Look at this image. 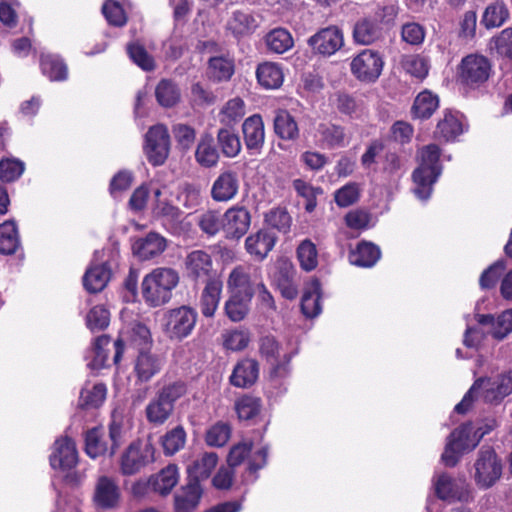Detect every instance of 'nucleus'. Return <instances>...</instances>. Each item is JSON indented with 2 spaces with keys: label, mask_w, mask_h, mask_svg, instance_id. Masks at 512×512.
<instances>
[{
  "label": "nucleus",
  "mask_w": 512,
  "mask_h": 512,
  "mask_svg": "<svg viewBox=\"0 0 512 512\" xmlns=\"http://www.w3.org/2000/svg\"><path fill=\"white\" fill-rule=\"evenodd\" d=\"M512 393V371H506L495 377L478 378L468 392L464 395L462 401L455 406L457 413H465L478 394L481 395L486 403L500 404L507 396Z\"/></svg>",
  "instance_id": "1"
},
{
  "label": "nucleus",
  "mask_w": 512,
  "mask_h": 512,
  "mask_svg": "<svg viewBox=\"0 0 512 512\" xmlns=\"http://www.w3.org/2000/svg\"><path fill=\"white\" fill-rule=\"evenodd\" d=\"M439 158L440 149L435 144H429L419 151V165L413 171L412 180L414 183L413 192L420 200L430 198L433 185L441 175L442 168L439 164Z\"/></svg>",
  "instance_id": "2"
},
{
  "label": "nucleus",
  "mask_w": 512,
  "mask_h": 512,
  "mask_svg": "<svg viewBox=\"0 0 512 512\" xmlns=\"http://www.w3.org/2000/svg\"><path fill=\"white\" fill-rule=\"evenodd\" d=\"M179 282L178 273L171 268H157L146 275L142 281V295L152 307L166 304L172 297V291Z\"/></svg>",
  "instance_id": "3"
},
{
  "label": "nucleus",
  "mask_w": 512,
  "mask_h": 512,
  "mask_svg": "<svg viewBox=\"0 0 512 512\" xmlns=\"http://www.w3.org/2000/svg\"><path fill=\"white\" fill-rule=\"evenodd\" d=\"M197 318L196 310L189 306L170 309L163 314L162 329L171 340H182L192 333Z\"/></svg>",
  "instance_id": "4"
},
{
  "label": "nucleus",
  "mask_w": 512,
  "mask_h": 512,
  "mask_svg": "<svg viewBox=\"0 0 512 512\" xmlns=\"http://www.w3.org/2000/svg\"><path fill=\"white\" fill-rule=\"evenodd\" d=\"M78 463V451L74 441L65 436L58 438L53 445L50 455V465L55 470L67 472L66 480L71 484H78L82 477L77 473H69Z\"/></svg>",
  "instance_id": "5"
},
{
  "label": "nucleus",
  "mask_w": 512,
  "mask_h": 512,
  "mask_svg": "<svg viewBox=\"0 0 512 512\" xmlns=\"http://www.w3.org/2000/svg\"><path fill=\"white\" fill-rule=\"evenodd\" d=\"M91 501L96 510L118 509L122 501V491L118 481L111 476H99L93 487Z\"/></svg>",
  "instance_id": "6"
},
{
  "label": "nucleus",
  "mask_w": 512,
  "mask_h": 512,
  "mask_svg": "<svg viewBox=\"0 0 512 512\" xmlns=\"http://www.w3.org/2000/svg\"><path fill=\"white\" fill-rule=\"evenodd\" d=\"M268 450L266 447H262L252 453V442L243 441L235 444L230 449L228 454L227 462L230 467H237L248 459L247 471L249 473V479L246 481H255L256 477L253 476L259 469L263 468L267 463Z\"/></svg>",
  "instance_id": "7"
},
{
  "label": "nucleus",
  "mask_w": 512,
  "mask_h": 512,
  "mask_svg": "<svg viewBox=\"0 0 512 512\" xmlns=\"http://www.w3.org/2000/svg\"><path fill=\"white\" fill-rule=\"evenodd\" d=\"M474 479L483 489L490 488L502 474V465L495 451L491 447H482L474 464Z\"/></svg>",
  "instance_id": "8"
},
{
  "label": "nucleus",
  "mask_w": 512,
  "mask_h": 512,
  "mask_svg": "<svg viewBox=\"0 0 512 512\" xmlns=\"http://www.w3.org/2000/svg\"><path fill=\"white\" fill-rule=\"evenodd\" d=\"M260 355L271 365V375L285 377L290 372L291 352L283 350L274 336L266 335L259 340Z\"/></svg>",
  "instance_id": "9"
},
{
  "label": "nucleus",
  "mask_w": 512,
  "mask_h": 512,
  "mask_svg": "<svg viewBox=\"0 0 512 512\" xmlns=\"http://www.w3.org/2000/svg\"><path fill=\"white\" fill-rule=\"evenodd\" d=\"M153 461V446L146 441H134L121 455L120 471L123 475H134Z\"/></svg>",
  "instance_id": "10"
},
{
  "label": "nucleus",
  "mask_w": 512,
  "mask_h": 512,
  "mask_svg": "<svg viewBox=\"0 0 512 512\" xmlns=\"http://www.w3.org/2000/svg\"><path fill=\"white\" fill-rule=\"evenodd\" d=\"M491 71L489 60L478 54H470L464 57L459 66V80L461 83L477 87L486 82Z\"/></svg>",
  "instance_id": "11"
},
{
  "label": "nucleus",
  "mask_w": 512,
  "mask_h": 512,
  "mask_svg": "<svg viewBox=\"0 0 512 512\" xmlns=\"http://www.w3.org/2000/svg\"><path fill=\"white\" fill-rule=\"evenodd\" d=\"M384 61L379 52L364 49L350 64L353 75L363 82H375L382 73Z\"/></svg>",
  "instance_id": "12"
},
{
  "label": "nucleus",
  "mask_w": 512,
  "mask_h": 512,
  "mask_svg": "<svg viewBox=\"0 0 512 512\" xmlns=\"http://www.w3.org/2000/svg\"><path fill=\"white\" fill-rule=\"evenodd\" d=\"M473 430V425L466 423L451 433L441 457L446 466H455L462 452L469 451L476 446L474 439H470V433Z\"/></svg>",
  "instance_id": "13"
},
{
  "label": "nucleus",
  "mask_w": 512,
  "mask_h": 512,
  "mask_svg": "<svg viewBox=\"0 0 512 512\" xmlns=\"http://www.w3.org/2000/svg\"><path fill=\"white\" fill-rule=\"evenodd\" d=\"M145 142L144 150L148 161L153 166L162 165L166 161L170 149L167 128L163 125L151 127L146 133Z\"/></svg>",
  "instance_id": "14"
},
{
  "label": "nucleus",
  "mask_w": 512,
  "mask_h": 512,
  "mask_svg": "<svg viewBox=\"0 0 512 512\" xmlns=\"http://www.w3.org/2000/svg\"><path fill=\"white\" fill-rule=\"evenodd\" d=\"M186 276L195 282H207L218 279L213 276V261L211 255L204 250H193L184 259Z\"/></svg>",
  "instance_id": "15"
},
{
  "label": "nucleus",
  "mask_w": 512,
  "mask_h": 512,
  "mask_svg": "<svg viewBox=\"0 0 512 512\" xmlns=\"http://www.w3.org/2000/svg\"><path fill=\"white\" fill-rule=\"evenodd\" d=\"M309 46L324 56H331L344 45L343 31L337 26L322 28L308 39Z\"/></svg>",
  "instance_id": "16"
},
{
  "label": "nucleus",
  "mask_w": 512,
  "mask_h": 512,
  "mask_svg": "<svg viewBox=\"0 0 512 512\" xmlns=\"http://www.w3.org/2000/svg\"><path fill=\"white\" fill-rule=\"evenodd\" d=\"M251 266L238 265L232 269L227 280L229 294L253 298L257 284L256 276L252 274Z\"/></svg>",
  "instance_id": "17"
},
{
  "label": "nucleus",
  "mask_w": 512,
  "mask_h": 512,
  "mask_svg": "<svg viewBox=\"0 0 512 512\" xmlns=\"http://www.w3.org/2000/svg\"><path fill=\"white\" fill-rule=\"evenodd\" d=\"M251 215L240 206H233L223 214V232L227 239H240L250 227Z\"/></svg>",
  "instance_id": "18"
},
{
  "label": "nucleus",
  "mask_w": 512,
  "mask_h": 512,
  "mask_svg": "<svg viewBox=\"0 0 512 512\" xmlns=\"http://www.w3.org/2000/svg\"><path fill=\"white\" fill-rule=\"evenodd\" d=\"M239 187L238 173L233 170H224L212 184L211 197L217 202H228L236 197Z\"/></svg>",
  "instance_id": "19"
},
{
  "label": "nucleus",
  "mask_w": 512,
  "mask_h": 512,
  "mask_svg": "<svg viewBox=\"0 0 512 512\" xmlns=\"http://www.w3.org/2000/svg\"><path fill=\"white\" fill-rule=\"evenodd\" d=\"M276 240L274 233L260 229L245 239V250L255 261L261 262L272 251Z\"/></svg>",
  "instance_id": "20"
},
{
  "label": "nucleus",
  "mask_w": 512,
  "mask_h": 512,
  "mask_svg": "<svg viewBox=\"0 0 512 512\" xmlns=\"http://www.w3.org/2000/svg\"><path fill=\"white\" fill-rule=\"evenodd\" d=\"M163 356L150 351H140L135 359L134 372L140 382H148L163 368Z\"/></svg>",
  "instance_id": "21"
},
{
  "label": "nucleus",
  "mask_w": 512,
  "mask_h": 512,
  "mask_svg": "<svg viewBox=\"0 0 512 512\" xmlns=\"http://www.w3.org/2000/svg\"><path fill=\"white\" fill-rule=\"evenodd\" d=\"M317 137L320 147L323 149H337L346 147L350 142V136L345 128L332 123H322L317 128Z\"/></svg>",
  "instance_id": "22"
},
{
  "label": "nucleus",
  "mask_w": 512,
  "mask_h": 512,
  "mask_svg": "<svg viewBox=\"0 0 512 512\" xmlns=\"http://www.w3.org/2000/svg\"><path fill=\"white\" fill-rule=\"evenodd\" d=\"M259 376V364L256 360L245 358L239 361L230 376V383L239 388L252 386Z\"/></svg>",
  "instance_id": "23"
},
{
  "label": "nucleus",
  "mask_w": 512,
  "mask_h": 512,
  "mask_svg": "<svg viewBox=\"0 0 512 512\" xmlns=\"http://www.w3.org/2000/svg\"><path fill=\"white\" fill-rule=\"evenodd\" d=\"M352 37L356 44L371 45L382 37V29L377 20L364 17L354 24Z\"/></svg>",
  "instance_id": "24"
},
{
  "label": "nucleus",
  "mask_w": 512,
  "mask_h": 512,
  "mask_svg": "<svg viewBox=\"0 0 512 512\" xmlns=\"http://www.w3.org/2000/svg\"><path fill=\"white\" fill-rule=\"evenodd\" d=\"M223 283L218 279H210L206 282L200 296V310L203 316L211 318L214 316L222 293Z\"/></svg>",
  "instance_id": "25"
},
{
  "label": "nucleus",
  "mask_w": 512,
  "mask_h": 512,
  "mask_svg": "<svg viewBox=\"0 0 512 512\" xmlns=\"http://www.w3.org/2000/svg\"><path fill=\"white\" fill-rule=\"evenodd\" d=\"M201 495V485L188 480L174 496L175 512H192L199 504Z\"/></svg>",
  "instance_id": "26"
},
{
  "label": "nucleus",
  "mask_w": 512,
  "mask_h": 512,
  "mask_svg": "<svg viewBox=\"0 0 512 512\" xmlns=\"http://www.w3.org/2000/svg\"><path fill=\"white\" fill-rule=\"evenodd\" d=\"M218 463V456L214 452H205L187 466L188 480L199 483L210 477Z\"/></svg>",
  "instance_id": "27"
},
{
  "label": "nucleus",
  "mask_w": 512,
  "mask_h": 512,
  "mask_svg": "<svg viewBox=\"0 0 512 512\" xmlns=\"http://www.w3.org/2000/svg\"><path fill=\"white\" fill-rule=\"evenodd\" d=\"M477 321L481 325L491 326V335L502 340L512 332V308L503 311L496 318L490 314L477 315Z\"/></svg>",
  "instance_id": "28"
},
{
  "label": "nucleus",
  "mask_w": 512,
  "mask_h": 512,
  "mask_svg": "<svg viewBox=\"0 0 512 512\" xmlns=\"http://www.w3.org/2000/svg\"><path fill=\"white\" fill-rule=\"evenodd\" d=\"M435 492L438 498L447 501H461L466 497L464 482L456 481L447 474L438 476L435 482Z\"/></svg>",
  "instance_id": "29"
},
{
  "label": "nucleus",
  "mask_w": 512,
  "mask_h": 512,
  "mask_svg": "<svg viewBox=\"0 0 512 512\" xmlns=\"http://www.w3.org/2000/svg\"><path fill=\"white\" fill-rule=\"evenodd\" d=\"M166 248V240L157 233H149L133 245L134 253L141 260H149L160 255Z\"/></svg>",
  "instance_id": "30"
},
{
  "label": "nucleus",
  "mask_w": 512,
  "mask_h": 512,
  "mask_svg": "<svg viewBox=\"0 0 512 512\" xmlns=\"http://www.w3.org/2000/svg\"><path fill=\"white\" fill-rule=\"evenodd\" d=\"M242 131L246 147L249 150H259L263 146L265 133L260 115H252L247 118L242 125Z\"/></svg>",
  "instance_id": "31"
},
{
  "label": "nucleus",
  "mask_w": 512,
  "mask_h": 512,
  "mask_svg": "<svg viewBox=\"0 0 512 512\" xmlns=\"http://www.w3.org/2000/svg\"><path fill=\"white\" fill-rule=\"evenodd\" d=\"M219 152L210 134L200 137L195 150V160L203 168H213L219 162Z\"/></svg>",
  "instance_id": "32"
},
{
  "label": "nucleus",
  "mask_w": 512,
  "mask_h": 512,
  "mask_svg": "<svg viewBox=\"0 0 512 512\" xmlns=\"http://www.w3.org/2000/svg\"><path fill=\"white\" fill-rule=\"evenodd\" d=\"M256 77L258 83L265 89H277L284 81L281 66L273 62H264L257 66Z\"/></svg>",
  "instance_id": "33"
},
{
  "label": "nucleus",
  "mask_w": 512,
  "mask_h": 512,
  "mask_svg": "<svg viewBox=\"0 0 512 512\" xmlns=\"http://www.w3.org/2000/svg\"><path fill=\"white\" fill-rule=\"evenodd\" d=\"M321 285L317 279L310 281L301 299V309L306 317L313 318L321 312Z\"/></svg>",
  "instance_id": "34"
},
{
  "label": "nucleus",
  "mask_w": 512,
  "mask_h": 512,
  "mask_svg": "<svg viewBox=\"0 0 512 512\" xmlns=\"http://www.w3.org/2000/svg\"><path fill=\"white\" fill-rule=\"evenodd\" d=\"M111 277V271L106 263L93 265L85 273L83 284L87 291L97 293L102 291Z\"/></svg>",
  "instance_id": "35"
},
{
  "label": "nucleus",
  "mask_w": 512,
  "mask_h": 512,
  "mask_svg": "<svg viewBox=\"0 0 512 512\" xmlns=\"http://www.w3.org/2000/svg\"><path fill=\"white\" fill-rule=\"evenodd\" d=\"M381 252L378 246L371 242H361L357 248L350 253L351 264L359 267H372L380 259Z\"/></svg>",
  "instance_id": "36"
},
{
  "label": "nucleus",
  "mask_w": 512,
  "mask_h": 512,
  "mask_svg": "<svg viewBox=\"0 0 512 512\" xmlns=\"http://www.w3.org/2000/svg\"><path fill=\"white\" fill-rule=\"evenodd\" d=\"M21 247L18 228L13 220L0 224V253L12 255Z\"/></svg>",
  "instance_id": "37"
},
{
  "label": "nucleus",
  "mask_w": 512,
  "mask_h": 512,
  "mask_svg": "<svg viewBox=\"0 0 512 512\" xmlns=\"http://www.w3.org/2000/svg\"><path fill=\"white\" fill-rule=\"evenodd\" d=\"M463 132V124L458 113L447 111L443 118L438 122L435 136L443 138L445 141L454 140Z\"/></svg>",
  "instance_id": "38"
},
{
  "label": "nucleus",
  "mask_w": 512,
  "mask_h": 512,
  "mask_svg": "<svg viewBox=\"0 0 512 512\" xmlns=\"http://www.w3.org/2000/svg\"><path fill=\"white\" fill-rule=\"evenodd\" d=\"M234 60L228 56L211 57L207 74L215 82L228 81L234 74Z\"/></svg>",
  "instance_id": "39"
},
{
  "label": "nucleus",
  "mask_w": 512,
  "mask_h": 512,
  "mask_svg": "<svg viewBox=\"0 0 512 512\" xmlns=\"http://www.w3.org/2000/svg\"><path fill=\"white\" fill-rule=\"evenodd\" d=\"M107 388L103 383H86L80 392L79 406L81 408H98L106 399Z\"/></svg>",
  "instance_id": "40"
},
{
  "label": "nucleus",
  "mask_w": 512,
  "mask_h": 512,
  "mask_svg": "<svg viewBox=\"0 0 512 512\" xmlns=\"http://www.w3.org/2000/svg\"><path fill=\"white\" fill-rule=\"evenodd\" d=\"M155 97L160 106L171 108L179 103L181 92L175 82L169 79H162L156 86Z\"/></svg>",
  "instance_id": "41"
},
{
  "label": "nucleus",
  "mask_w": 512,
  "mask_h": 512,
  "mask_svg": "<svg viewBox=\"0 0 512 512\" xmlns=\"http://www.w3.org/2000/svg\"><path fill=\"white\" fill-rule=\"evenodd\" d=\"M439 107V98L430 91H423L417 95L412 106V113L418 119H427Z\"/></svg>",
  "instance_id": "42"
},
{
  "label": "nucleus",
  "mask_w": 512,
  "mask_h": 512,
  "mask_svg": "<svg viewBox=\"0 0 512 512\" xmlns=\"http://www.w3.org/2000/svg\"><path fill=\"white\" fill-rule=\"evenodd\" d=\"M275 133L284 140H296L299 128L294 117L287 111H280L274 119Z\"/></svg>",
  "instance_id": "43"
},
{
  "label": "nucleus",
  "mask_w": 512,
  "mask_h": 512,
  "mask_svg": "<svg viewBox=\"0 0 512 512\" xmlns=\"http://www.w3.org/2000/svg\"><path fill=\"white\" fill-rule=\"evenodd\" d=\"M179 481V472L176 465H168L163 468L153 479L154 491L161 495H167Z\"/></svg>",
  "instance_id": "44"
},
{
  "label": "nucleus",
  "mask_w": 512,
  "mask_h": 512,
  "mask_svg": "<svg viewBox=\"0 0 512 512\" xmlns=\"http://www.w3.org/2000/svg\"><path fill=\"white\" fill-rule=\"evenodd\" d=\"M267 48L274 53L282 54L290 50L293 45V37L290 32L284 28L271 30L265 37Z\"/></svg>",
  "instance_id": "45"
},
{
  "label": "nucleus",
  "mask_w": 512,
  "mask_h": 512,
  "mask_svg": "<svg viewBox=\"0 0 512 512\" xmlns=\"http://www.w3.org/2000/svg\"><path fill=\"white\" fill-rule=\"evenodd\" d=\"M173 410L170 404L156 394L146 407V417L150 423L161 425L168 420Z\"/></svg>",
  "instance_id": "46"
},
{
  "label": "nucleus",
  "mask_w": 512,
  "mask_h": 512,
  "mask_svg": "<svg viewBox=\"0 0 512 512\" xmlns=\"http://www.w3.org/2000/svg\"><path fill=\"white\" fill-rule=\"evenodd\" d=\"M256 18L248 11L237 10L233 12L228 27L235 36L251 33L257 27Z\"/></svg>",
  "instance_id": "47"
},
{
  "label": "nucleus",
  "mask_w": 512,
  "mask_h": 512,
  "mask_svg": "<svg viewBox=\"0 0 512 512\" xmlns=\"http://www.w3.org/2000/svg\"><path fill=\"white\" fill-rule=\"evenodd\" d=\"M40 66L42 73L51 81H63L67 78V67L54 55H42Z\"/></svg>",
  "instance_id": "48"
},
{
  "label": "nucleus",
  "mask_w": 512,
  "mask_h": 512,
  "mask_svg": "<svg viewBox=\"0 0 512 512\" xmlns=\"http://www.w3.org/2000/svg\"><path fill=\"white\" fill-rule=\"evenodd\" d=\"M251 298L229 294L225 303L227 317L233 322L243 320L249 312Z\"/></svg>",
  "instance_id": "49"
},
{
  "label": "nucleus",
  "mask_w": 512,
  "mask_h": 512,
  "mask_svg": "<svg viewBox=\"0 0 512 512\" xmlns=\"http://www.w3.org/2000/svg\"><path fill=\"white\" fill-rule=\"evenodd\" d=\"M218 144L221 147L222 153L228 157L233 158L237 156L241 150V142L239 136L229 128H221L217 134Z\"/></svg>",
  "instance_id": "50"
},
{
  "label": "nucleus",
  "mask_w": 512,
  "mask_h": 512,
  "mask_svg": "<svg viewBox=\"0 0 512 512\" xmlns=\"http://www.w3.org/2000/svg\"><path fill=\"white\" fill-rule=\"evenodd\" d=\"M164 453L174 455L181 450L186 443V432L182 426H176L165 433L161 440Z\"/></svg>",
  "instance_id": "51"
},
{
  "label": "nucleus",
  "mask_w": 512,
  "mask_h": 512,
  "mask_svg": "<svg viewBox=\"0 0 512 512\" xmlns=\"http://www.w3.org/2000/svg\"><path fill=\"white\" fill-rule=\"evenodd\" d=\"M85 451L92 459L104 455L108 451L106 443L102 440V430L100 428H93L86 432Z\"/></svg>",
  "instance_id": "52"
},
{
  "label": "nucleus",
  "mask_w": 512,
  "mask_h": 512,
  "mask_svg": "<svg viewBox=\"0 0 512 512\" xmlns=\"http://www.w3.org/2000/svg\"><path fill=\"white\" fill-rule=\"evenodd\" d=\"M245 114L244 101L238 97L229 100L220 112V121L226 126L238 122Z\"/></svg>",
  "instance_id": "53"
},
{
  "label": "nucleus",
  "mask_w": 512,
  "mask_h": 512,
  "mask_svg": "<svg viewBox=\"0 0 512 512\" xmlns=\"http://www.w3.org/2000/svg\"><path fill=\"white\" fill-rule=\"evenodd\" d=\"M509 13L502 2H494L485 9L482 22L487 28L501 26L508 18Z\"/></svg>",
  "instance_id": "54"
},
{
  "label": "nucleus",
  "mask_w": 512,
  "mask_h": 512,
  "mask_svg": "<svg viewBox=\"0 0 512 512\" xmlns=\"http://www.w3.org/2000/svg\"><path fill=\"white\" fill-rule=\"evenodd\" d=\"M265 223L279 232L287 233L290 230L292 218L286 209L277 207L265 214Z\"/></svg>",
  "instance_id": "55"
},
{
  "label": "nucleus",
  "mask_w": 512,
  "mask_h": 512,
  "mask_svg": "<svg viewBox=\"0 0 512 512\" xmlns=\"http://www.w3.org/2000/svg\"><path fill=\"white\" fill-rule=\"evenodd\" d=\"M24 162L15 159L7 158L0 160V180L3 182H13L17 180L24 172Z\"/></svg>",
  "instance_id": "56"
},
{
  "label": "nucleus",
  "mask_w": 512,
  "mask_h": 512,
  "mask_svg": "<svg viewBox=\"0 0 512 512\" xmlns=\"http://www.w3.org/2000/svg\"><path fill=\"white\" fill-rule=\"evenodd\" d=\"M127 53L130 59L141 69L145 71H151L154 69V59L151 55L148 54V52L142 45L138 43L128 44Z\"/></svg>",
  "instance_id": "57"
},
{
  "label": "nucleus",
  "mask_w": 512,
  "mask_h": 512,
  "mask_svg": "<svg viewBox=\"0 0 512 512\" xmlns=\"http://www.w3.org/2000/svg\"><path fill=\"white\" fill-rule=\"evenodd\" d=\"M110 313L104 305H96L86 316L87 327L91 331L103 330L109 325Z\"/></svg>",
  "instance_id": "58"
},
{
  "label": "nucleus",
  "mask_w": 512,
  "mask_h": 512,
  "mask_svg": "<svg viewBox=\"0 0 512 512\" xmlns=\"http://www.w3.org/2000/svg\"><path fill=\"white\" fill-rule=\"evenodd\" d=\"M198 225L202 232L214 236L223 230V215L216 211H206L199 216Z\"/></svg>",
  "instance_id": "59"
},
{
  "label": "nucleus",
  "mask_w": 512,
  "mask_h": 512,
  "mask_svg": "<svg viewBox=\"0 0 512 512\" xmlns=\"http://www.w3.org/2000/svg\"><path fill=\"white\" fill-rule=\"evenodd\" d=\"M231 436V428L227 423L217 422L206 433V443L209 446L222 447Z\"/></svg>",
  "instance_id": "60"
},
{
  "label": "nucleus",
  "mask_w": 512,
  "mask_h": 512,
  "mask_svg": "<svg viewBox=\"0 0 512 512\" xmlns=\"http://www.w3.org/2000/svg\"><path fill=\"white\" fill-rule=\"evenodd\" d=\"M297 256L300 266L304 270L311 271L317 266V250L311 241L305 240L299 245Z\"/></svg>",
  "instance_id": "61"
},
{
  "label": "nucleus",
  "mask_w": 512,
  "mask_h": 512,
  "mask_svg": "<svg viewBox=\"0 0 512 512\" xmlns=\"http://www.w3.org/2000/svg\"><path fill=\"white\" fill-rule=\"evenodd\" d=\"M260 399L244 396L235 403V409L241 420H250L260 411Z\"/></svg>",
  "instance_id": "62"
},
{
  "label": "nucleus",
  "mask_w": 512,
  "mask_h": 512,
  "mask_svg": "<svg viewBox=\"0 0 512 512\" xmlns=\"http://www.w3.org/2000/svg\"><path fill=\"white\" fill-rule=\"evenodd\" d=\"M110 343V338L107 335H101L94 341L92 353L93 359L88 363V366L92 369H100L105 366L108 354L105 349Z\"/></svg>",
  "instance_id": "63"
},
{
  "label": "nucleus",
  "mask_w": 512,
  "mask_h": 512,
  "mask_svg": "<svg viewBox=\"0 0 512 512\" xmlns=\"http://www.w3.org/2000/svg\"><path fill=\"white\" fill-rule=\"evenodd\" d=\"M187 392L186 384L182 381H175L164 385L157 394L162 397L174 409L175 402Z\"/></svg>",
  "instance_id": "64"
}]
</instances>
